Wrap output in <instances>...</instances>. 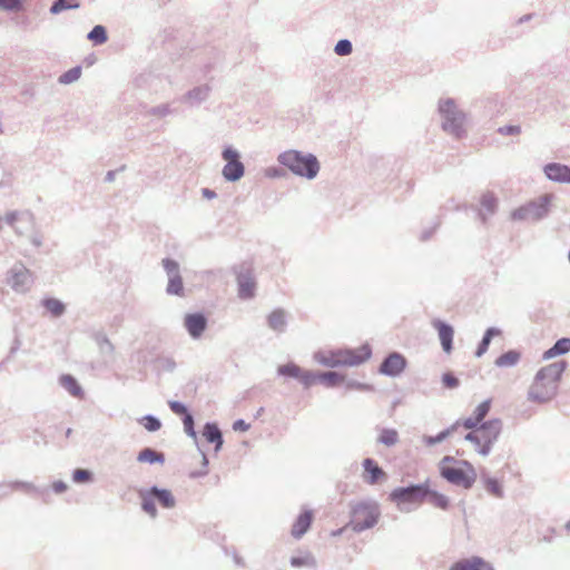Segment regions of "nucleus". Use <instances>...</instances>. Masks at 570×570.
<instances>
[{
    "instance_id": "nucleus-23",
    "label": "nucleus",
    "mask_w": 570,
    "mask_h": 570,
    "mask_svg": "<svg viewBox=\"0 0 570 570\" xmlns=\"http://www.w3.org/2000/svg\"><path fill=\"white\" fill-rule=\"evenodd\" d=\"M268 327L276 333H284L287 327V313L283 308H276L267 316Z\"/></svg>"
},
{
    "instance_id": "nucleus-45",
    "label": "nucleus",
    "mask_w": 570,
    "mask_h": 570,
    "mask_svg": "<svg viewBox=\"0 0 570 570\" xmlns=\"http://www.w3.org/2000/svg\"><path fill=\"white\" fill-rule=\"evenodd\" d=\"M481 206L489 215H493L498 208V198L492 193H485L481 196Z\"/></svg>"
},
{
    "instance_id": "nucleus-1",
    "label": "nucleus",
    "mask_w": 570,
    "mask_h": 570,
    "mask_svg": "<svg viewBox=\"0 0 570 570\" xmlns=\"http://www.w3.org/2000/svg\"><path fill=\"white\" fill-rule=\"evenodd\" d=\"M439 471L449 483L471 489L476 480V472L473 465L466 460H456L445 455L439 463Z\"/></svg>"
},
{
    "instance_id": "nucleus-49",
    "label": "nucleus",
    "mask_w": 570,
    "mask_h": 570,
    "mask_svg": "<svg viewBox=\"0 0 570 570\" xmlns=\"http://www.w3.org/2000/svg\"><path fill=\"white\" fill-rule=\"evenodd\" d=\"M183 424L185 433L197 443L198 436L195 431V420L191 413H186L183 417Z\"/></svg>"
},
{
    "instance_id": "nucleus-19",
    "label": "nucleus",
    "mask_w": 570,
    "mask_h": 570,
    "mask_svg": "<svg viewBox=\"0 0 570 570\" xmlns=\"http://www.w3.org/2000/svg\"><path fill=\"white\" fill-rule=\"evenodd\" d=\"M432 326L438 331L441 346L445 353H451L453 350V327L444 321L433 320Z\"/></svg>"
},
{
    "instance_id": "nucleus-13",
    "label": "nucleus",
    "mask_w": 570,
    "mask_h": 570,
    "mask_svg": "<svg viewBox=\"0 0 570 570\" xmlns=\"http://www.w3.org/2000/svg\"><path fill=\"white\" fill-rule=\"evenodd\" d=\"M406 365L407 361L404 355L399 352H392L383 358L379 367V373L385 376L396 377L404 372Z\"/></svg>"
},
{
    "instance_id": "nucleus-37",
    "label": "nucleus",
    "mask_w": 570,
    "mask_h": 570,
    "mask_svg": "<svg viewBox=\"0 0 570 570\" xmlns=\"http://www.w3.org/2000/svg\"><path fill=\"white\" fill-rule=\"evenodd\" d=\"M399 442V433L395 429L384 428L377 438V443L385 446H394Z\"/></svg>"
},
{
    "instance_id": "nucleus-46",
    "label": "nucleus",
    "mask_w": 570,
    "mask_h": 570,
    "mask_svg": "<svg viewBox=\"0 0 570 570\" xmlns=\"http://www.w3.org/2000/svg\"><path fill=\"white\" fill-rule=\"evenodd\" d=\"M223 433L215 422H207L203 429V435L208 443H213Z\"/></svg>"
},
{
    "instance_id": "nucleus-38",
    "label": "nucleus",
    "mask_w": 570,
    "mask_h": 570,
    "mask_svg": "<svg viewBox=\"0 0 570 570\" xmlns=\"http://www.w3.org/2000/svg\"><path fill=\"white\" fill-rule=\"evenodd\" d=\"M482 479L484 482V488L489 493L499 499L503 498L504 492L502 485L495 478L484 475Z\"/></svg>"
},
{
    "instance_id": "nucleus-39",
    "label": "nucleus",
    "mask_w": 570,
    "mask_h": 570,
    "mask_svg": "<svg viewBox=\"0 0 570 570\" xmlns=\"http://www.w3.org/2000/svg\"><path fill=\"white\" fill-rule=\"evenodd\" d=\"M87 39L92 41L95 45H102L108 40L107 30L104 26H95L87 35Z\"/></svg>"
},
{
    "instance_id": "nucleus-34",
    "label": "nucleus",
    "mask_w": 570,
    "mask_h": 570,
    "mask_svg": "<svg viewBox=\"0 0 570 570\" xmlns=\"http://www.w3.org/2000/svg\"><path fill=\"white\" fill-rule=\"evenodd\" d=\"M80 8L78 0H55L49 9L51 14H59L65 10H72Z\"/></svg>"
},
{
    "instance_id": "nucleus-18",
    "label": "nucleus",
    "mask_w": 570,
    "mask_h": 570,
    "mask_svg": "<svg viewBox=\"0 0 570 570\" xmlns=\"http://www.w3.org/2000/svg\"><path fill=\"white\" fill-rule=\"evenodd\" d=\"M362 466L364 470L363 480L367 484L374 485L387 478L385 471L372 458L364 459Z\"/></svg>"
},
{
    "instance_id": "nucleus-6",
    "label": "nucleus",
    "mask_w": 570,
    "mask_h": 570,
    "mask_svg": "<svg viewBox=\"0 0 570 570\" xmlns=\"http://www.w3.org/2000/svg\"><path fill=\"white\" fill-rule=\"evenodd\" d=\"M552 194H543L538 198L518 207L511 213V219L518 222H539L550 212Z\"/></svg>"
},
{
    "instance_id": "nucleus-7",
    "label": "nucleus",
    "mask_w": 570,
    "mask_h": 570,
    "mask_svg": "<svg viewBox=\"0 0 570 570\" xmlns=\"http://www.w3.org/2000/svg\"><path fill=\"white\" fill-rule=\"evenodd\" d=\"M429 492L430 485L426 480L424 483L395 488L389 498L400 507L402 503H421L426 500Z\"/></svg>"
},
{
    "instance_id": "nucleus-35",
    "label": "nucleus",
    "mask_w": 570,
    "mask_h": 570,
    "mask_svg": "<svg viewBox=\"0 0 570 570\" xmlns=\"http://www.w3.org/2000/svg\"><path fill=\"white\" fill-rule=\"evenodd\" d=\"M8 485L12 490H21L28 494L36 493L39 495H43L47 492L46 489H40V488L36 487L33 483L28 482V481H12Z\"/></svg>"
},
{
    "instance_id": "nucleus-22",
    "label": "nucleus",
    "mask_w": 570,
    "mask_h": 570,
    "mask_svg": "<svg viewBox=\"0 0 570 570\" xmlns=\"http://www.w3.org/2000/svg\"><path fill=\"white\" fill-rule=\"evenodd\" d=\"M210 87L208 85H202L194 87L181 96L180 101L190 106H198L206 101L210 94Z\"/></svg>"
},
{
    "instance_id": "nucleus-24",
    "label": "nucleus",
    "mask_w": 570,
    "mask_h": 570,
    "mask_svg": "<svg viewBox=\"0 0 570 570\" xmlns=\"http://www.w3.org/2000/svg\"><path fill=\"white\" fill-rule=\"evenodd\" d=\"M156 502L164 509H173L176 505V499L170 490L153 485L148 489Z\"/></svg>"
},
{
    "instance_id": "nucleus-28",
    "label": "nucleus",
    "mask_w": 570,
    "mask_h": 570,
    "mask_svg": "<svg viewBox=\"0 0 570 570\" xmlns=\"http://www.w3.org/2000/svg\"><path fill=\"white\" fill-rule=\"evenodd\" d=\"M60 385L67 390L72 396L75 397H83V390L79 385L76 377H73L71 374H62L59 379Z\"/></svg>"
},
{
    "instance_id": "nucleus-61",
    "label": "nucleus",
    "mask_w": 570,
    "mask_h": 570,
    "mask_svg": "<svg viewBox=\"0 0 570 570\" xmlns=\"http://www.w3.org/2000/svg\"><path fill=\"white\" fill-rule=\"evenodd\" d=\"M265 175H266V177H269V178H281V177H284L286 175V173L282 168L269 167L265 170Z\"/></svg>"
},
{
    "instance_id": "nucleus-9",
    "label": "nucleus",
    "mask_w": 570,
    "mask_h": 570,
    "mask_svg": "<svg viewBox=\"0 0 570 570\" xmlns=\"http://www.w3.org/2000/svg\"><path fill=\"white\" fill-rule=\"evenodd\" d=\"M222 157L226 161L222 175L226 181H238L245 174V166L240 161V154L232 146H227L222 151Z\"/></svg>"
},
{
    "instance_id": "nucleus-26",
    "label": "nucleus",
    "mask_w": 570,
    "mask_h": 570,
    "mask_svg": "<svg viewBox=\"0 0 570 570\" xmlns=\"http://www.w3.org/2000/svg\"><path fill=\"white\" fill-rule=\"evenodd\" d=\"M178 109L173 107L171 102L160 104L150 108H147L145 115L154 117L156 119H163L168 116L177 115Z\"/></svg>"
},
{
    "instance_id": "nucleus-64",
    "label": "nucleus",
    "mask_w": 570,
    "mask_h": 570,
    "mask_svg": "<svg viewBox=\"0 0 570 570\" xmlns=\"http://www.w3.org/2000/svg\"><path fill=\"white\" fill-rule=\"evenodd\" d=\"M250 425L246 423L243 419H238L233 423V430L238 432L248 431Z\"/></svg>"
},
{
    "instance_id": "nucleus-11",
    "label": "nucleus",
    "mask_w": 570,
    "mask_h": 570,
    "mask_svg": "<svg viewBox=\"0 0 570 570\" xmlns=\"http://www.w3.org/2000/svg\"><path fill=\"white\" fill-rule=\"evenodd\" d=\"M278 375L298 380L305 389L320 382L321 372L307 371L301 368L297 364L289 362L278 366Z\"/></svg>"
},
{
    "instance_id": "nucleus-12",
    "label": "nucleus",
    "mask_w": 570,
    "mask_h": 570,
    "mask_svg": "<svg viewBox=\"0 0 570 570\" xmlns=\"http://www.w3.org/2000/svg\"><path fill=\"white\" fill-rule=\"evenodd\" d=\"M557 386L547 381H538V375H535L528 391V400L544 404L551 401L557 395Z\"/></svg>"
},
{
    "instance_id": "nucleus-56",
    "label": "nucleus",
    "mask_w": 570,
    "mask_h": 570,
    "mask_svg": "<svg viewBox=\"0 0 570 570\" xmlns=\"http://www.w3.org/2000/svg\"><path fill=\"white\" fill-rule=\"evenodd\" d=\"M22 7V0H0V9L7 11H18Z\"/></svg>"
},
{
    "instance_id": "nucleus-48",
    "label": "nucleus",
    "mask_w": 570,
    "mask_h": 570,
    "mask_svg": "<svg viewBox=\"0 0 570 570\" xmlns=\"http://www.w3.org/2000/svg\"><path fill=\"white\" fill-rule=\"evenodd\" d=\"M166 293L168 295L184 296V283L181 276L168 281Z\"/></svg>"
},
{
    "instance_id": "nucleus-30",
    "label": "nucleus",
    "mask_w": 570,
    "mask_h": 570,
    "mask_svg": "<svg viewBox=\"0 0 570 570\" xmlns=\"http://www.w3.org/2000/svg\"><path fill=\"white\" fill-rule=\"evenodd\" d=\"M138 462H146L149 464L160 463L163 464L165 462V455L163 452L156 451L151 448H144L137 456Z\"/></svg>"
},
{
    "instance_id": "nucleus-25",
    "label": "nucleus",
    "mask_w": 570,
    "mask_h": 570,
    "mask_svg": "<svg viewBox=\"0 0 570 570\" xmlns=\"http://www.w3.org/2000/svg\"><path fill=\"white\" fill-rule=\"evenodd\" d=\"M313 520V513L312 511H304L302 512L296 521L293 524L292 528V535L296 539L302 538L307 530L309 529Z\"/></svg>"
},
{
    "instance_id": "nucleus-4",
    "label": "nucleus",
    "mask_w": 570,
    "mask_h": 570,
    "mask_svg": "<svg viewBox=\"0 0 570 570\" xmlns=\"http://www.w3.org/2000/svg\"><path fill=\"white\" fill-rule=\"evenodd\" d=\"M380 517V504L373 499L363 500L352 504L351 520L347 527L354 532L360 533L374 528Z\"/></svg>"
},
{
    "instance_id": "nucleus-52",
    "label": "nucleus",
    "mask_w": 570,
    "mask_h": 570,
    "mask_svg": "<svg viewBox=\"0 0 570 570\" xmlns=\"http://www.w3.org/2000/svg\"><path fill=\"white\" fill-rule=\"evenodd\" d=\"M353 51V45L351 42V40L348 39H341L336 42L335 47H334V52L337 55V56H348L351 55Z\"/></svg>"
},
{
    "instance_id": "nucleus-36",
    "label": "nucleus",
    "mask_w": 570,
    "mask_h": 570,
    "mask_svg": "<svg viewBox=\"0 0 570 570\" xmlns=\"http://www.w3.org/2000/svg\"><path fill=\"white\" fill-rule=\"evenodd\" d=\"M459 424H460V422L458 421L453 425L441 431L440 433H438L434 436H432V435L424 436V443L429 446H433L435 444L443 442L446 438H449L456 430Z\"/></svg>"
},
{
    "instance_id": "nucleus-15",
    "label": "nucleus",
    "mask_w": 570,
    "mask_h": 570,
    "mask_svg": "<svg viewBox=\"0 0 570 570\" xmlns=\"http://www.w3.org/2000/svg\"><path fill=\"white\" fill-rule=\"evenodd\" d=\"M236 281L238 285V296L242 299H250L255 295L256 283L250 269L246 265H242L236 271Z\"/></svg>"
},
{
    "instance_id": "nucleus-62",
    "label": "nucleus",
    "mask_w": 570,
    "mask_h": 570,
    "mask_svg": "<svg viewBox=\"0 0 570 570\" xmlns=\"http://www.w3.org/2000/svg\"><path fill=\"white\" fill-rule=\"evenodd\" d=\"M199 452L202 454V465L204 468L203 471H199V472H194L191 473V476L193 478H197V476H204L208 473V470H207V466H208V458L207 455L199 449Z\"/></svg>"
},
{
    "instance_id": "nucleus-16",
    "label": "nucleus",
    "mask_w": 570,
    "mask_h": 570,
    "mask_svg": "<svg viewBox=\"0 0 570 570\" xmlns=\"http://www.w3.org/2000/svg\"><path fill=\"white\" fill-rule=\"evenodd\" d=\"M207 325L208 320L202 312L188 313L184 317V327L193 340L200 338Z\"/></svg>"
},
{
    "instance_id": "nucleus-44",
    "label": "nucleus",
    "mask_w": 570,
    "mask_h": 570,
    "mask_svg": "<svg viewBox=\"0 0 570 570\" xmlns=\"http://www.w3.org/2000/svg\"><path fill=\"white\" fill-rule=\"evenodd\" d=\"M289 563L294 568L301 567H309L314 568L316 566L315 558L311 553H305L304 556L292 557Z\"/></svg>"
},
{
    "instance_id": "nucleus-3",
    "label": "nucleus",
    "mask_w": 570,
    "mask_h": 570,
    "mask_svg": "<svg viewBox=\"0 0 570 570\" xmlns=\"http://www.w3.org/2000/svg\"><path fill=\"white\" fill-rule=\"evenodd\" d=\"M372 355V348L368 344L362 345L358 350H337L328 354L318 352L314 358L324 366H356L367 361Z\"/></svg>"
},
{
    "instance_id": "nucleus-14",
    "label": "nucleus",
    "mask_w": 570,
    "mask_h": 570,
    "mask_svg": "<svg viewBox=\"0 0 570 570\" xmlns=\"http://www.w3.org/2000/svg\"><path fill=\"white\" fill-rule=\"evenodd\" d=\"M4 220L18 235H23L28 229L35 226V216L29 210H12L7 213Z\"/></svg>"
},
{
    "instance_id": "nucleus-47",
    "label": "nucleus",
    "mask_w": 570,
    "mask_h": 570,
    "mask_svg": "<svg viewBox=\"0 0 570 570\" xmlns=\"http://www.w3.org/2000/svg\"><path fill=\"white\" fill-rule=\"evenodd\" d=\"M155 364L158 372L171 373L176 368V362L170 356H158Z\"/></svg>"
},
{
    "instance_id": "nucleus-33",
    "label": "nucleus",
    "mask_w": 570,
    "mask_h": 570,
    "mask_svg": "<svg viewBox=\"0 0 570 570\" xmlns=\"http://www.w3.org/2000/svg\"><path fill=\"white\" fill-rule=\"evenodd\" d=\"M42 306L50 312L53 317H60L66 312L65 304L53 297L42 299Z\"/></svg>"
},
{
    "instance_id": "nucleus-50",
    "label": "nucleus",
    "mask_w": 570,
    "mask_h": 570,
    "mask_svg": "<svg viewBox=\"0 0 570 570\" xmlns=\"http://www.w3.org/2000/svg\"><path fill=\"white\" fill-rule=\"evenodd\" d=\"M140 422L144 424V428L148 432H156V431L160 430V428H161L160 420L153 414H147V415L142 416L140 419Z\"/></svg>"
},
{
    "instance_id": "nucleus-2",
    "label": "nucleus",
    "mask_w": 570,
    "mask_h": 570,
    "mask_svg": "<svg viewBox=\"0 0 570 570\" xmlns=\"http://www.w3.org/2000/svg\"><path fill=\"white\" fill-rule=\"evenodd\" d=\"M277 161L294 175L309 180L317 176L321 167L315 155L295 149L281 153L277 156Z\"/></svg>"
},
{
    "instance_id": "nucleus-17",
    "label": "nucleus",
    "mask_w": 570,
    "mask_h": 570,
    "mask_svg": "<svg viewBox=\"0 0 570 570\" xmlns=\"http://www.w3.org/2000/svg\"><path fill=\"white\" fill-rule=\"evenodd\" d=\"M567 366L568 363L561 360L541 367L535 375H538V381H547L558 387V383Z\"/></svg>"
},
{
    "instance_id": "nucleus-41",
    "label": "nucleus",
    "mask_w": 570,
    "mask_h": 570,
    "mask_svg": "<svg viewBox=\"0 0 570 570\" xmlns=\"http://www.w3.org/2000/svg\"><path fill=\"white\" fill-rule=\"evenodd\" d=\"M81 71V66H76L67 70L66 72L61 73L58 78V82L61 85H70L80 78Z\"/></svg>"
},
{
    "instance_id": "nucleus-55",
    "label": "nucleus",
    "mask_w": 570,
    "mask_h": 570,
    "mask_svg": "<svg viewBox=\"0 0 570 570\" xmlns=\"http://www.w3.org/2000/svg\"><path fill=\"white\" fill-rule=\"evenodd\" d=\"M168 406L176 415H181L183 417L186 413H190L187 406L180 401H168Z\"/></svg>"
},
{
    "instance_id": "nucleus-40",
    "label": "nucleus",
    "mask_w": 570,
    "mask_h": 570,
    "mask_svg": "<svg viewBox=\"0 0 570 570\" xmlns=\"http://www.w3.org/2000/svg\"><path fill=\"white\" fill-rule=\"evenodd\" d=\"M344 381V375L330 371V372H321L320 382L323 383L326 387H335L337 384Z\"/></svg>"
},
{
    "instance_id": "nucleus-29",
    "label": "nucleus",
    "mask_w": 570,
    "mask_h": 570,
    "mask_svg": "<svg viewBox=\"0 0 570 570\" xmlns=\"http://www.w3.org/2000/svg\"><path fill=\"white\" fill-rule=\"evenodd\" d=\"M139 498L141 499L142 511L146 512L150 518L155 519L158 514V511L156 508V500L150 493V491L148 489L140 490Z\"/></svg>"
},
{
    "instance_id": "nucleus-27",
    "label": "nucleus",
    "mask_w": 570,
    "mask_h": 570,
    "mask_svg": "<svg viewBox=\"0 0 570 570\" xmlns=\"http://www.w3.org/2000/svg\"><path fill=\"white\" fill-rule=\"evenodd\" d=\"M570 351V337L559 338L543 355V360H550L556 356L564 355Z\"/></svg>"
},
{
    "instance_id": "nucleus-59",
    "label": "nucleus",
    "mask_w": 570,
    "mask_h": 570,
    "mask_svg": "<svg viewBox=\"0 0 570 570\" xmlns=\"http://www.w3.org/2000/svg\"><path fill=\"white\" fill-rule=\"evenodd\" d=\"M98 345L102 353H112L114 351V345L106 336H101L98 338Z\"/></svg>"
},
{
    "instance_id": "nucleus-42",
    "label": "nucleus",
    "mask_w": 570,
    "mask_h": 570,
    "mask_svg": "<svg viewBox=\"0 0 570 570\" xmlns=\"http://www.w3.org/2000/svg\"><path fill=\"white\" fill-rule=\"evenodd\" d=\"M429 503L432 505L440 508L442 510H446L449 508V499L442 493H439L434 490L430 489V492L426 497Z\"/></svg>"
},
{
    "instance_id": "nucleus-8",
    "label": "nucleus",
    "mask_w": 570,
    "mask_h": 570,
    "mask_svg": "<svg viewBox=\"0 0 570 570\" xmlns=\"http://www.w3.org/2000/svg\"><path fill=\"white\" fill-rule=\"evenodd\" d=\"M503 423L500 419H491L480 424L478 428L481 441V448L476 452L482 456H488L493 444L499 440Z\"/></svg>"
},
{
    "instance_id": "nucleus-53",
    "label": "nucleus",
    "mask_w": 570,
    "mask_h": 570,
    "mask_svg": "<svg viewBox=\"0 0 570 570\" xmlns=\"http://www.w3.org/2000/svg\"><path fill=\"white\" fill-rule=\"evenodd\" d=\"M72 480L76 483H86L92 480V472L86 469H76L72 472Z\"/></svg>"
},
{
    "instance_id": "nucleus-31",
    "label": "nucleus",
    "mask_w": 570,
    "mask_h": 570,
    "mask_svg": "<svg viewBox=\"0 0 570 570\" xmlns=\"http://www.w3.org/2000/svg\"><path fill=\"white\" fill-rule=\"evenodd\" d=\"M521 358V353L517 350H509L501 354L495 361L494 364L498 367H513L515 366Z\"/></svg>"
},
{
    "instance_id": "nucleus-58",
    "label": "nucleus",
    "mask_w": 570,
    "mask_h": 570,
    "mask_svg": "<svg viewBox=\"0 0 570 570\" xmlns=\"http://www.w3.org/2000/svg\"><path fill=\"white\" fill-rule=\"evenodd\" d=\"M346 389L348 390H360V391H372L373 386L366 383H361L357 381H348L346 383Z\"/></svg>"
},
{
    "instance_id": "nucleus-43",
    "label": "nucleus",
    "mask_w": 570,
    "mask_h": 570,
    "mask_svg": "<svg viewBox=\"0 0 570 570\" xmlns=\"http://www.w3.org/2000/svg\"><path fill=\"white\" fill-rule=\"evenodd\" d=\"M161 265L168 276V281L180 276L179 264L175 259L166 257L161 261Z\"/></svg>"
},
{
    "instance_id": "nucleus-63",
    "label": "nucleus",
    "mask_w": 570,
    "mask_h": 570,
    "mask_svg": "<svg viewBox=\"0 0 570 570\" xmlns=\"http://www.w3.org/2000/svg\"><path fill=\"white\" fill-rule=\"evenodd\" d=\"M480 422L475 420V417L472 415L470 417H466L463 420L462 422V425L466 429V430H476L479 426H480Z\"/></svg>"
},
{
    "instance_id": "nucleus-54",
    "label": "nucleus",
    "mask_w": 570,
    "mask_h": 570,
    "mask_svg": "<svg viewBox=\"0 0 570 570\" xmlns=\"http://www.w3.org/2000/svg\"><path fill=\"white\" fill-rule=\"evenodd\" d=\"M442 383L446 389L453 390L459 387L460 381L452 372H445L442 375Z\"/></svg>"
},
{
    "instance_id": "nucleus-51",
    "label": "nucleus",
    "mask_w": 570,
    "mask_h": 570,
    "mask_svg": "<svg viewBox=\"0 0 570 570\" xmlns=\"http://www.w3.org/2000/svg\"><path fill=\"white\" fill-rule=\"evenodd\" d=\"M490 409H491V399L484 400L475 407L472 415L475 417L476 421H479L480 423H483L484 422L483 420L490 412Z\"/></svg>"
},
{
    "instance_id": "nucleus-32",
    "label": "nucleus",
    "mask_w": 570,
    "mask_h": 570,
    "mask_svg": "<svg viewBox=\"0 0 570 570\" xmlns=\"http://www.w3.org/2000/svg\"><path fill=\"white\" fill-rule=\"evenodd\" d=\"M501 334V331L498 327H489L483 334V337L481 342L479 343L475 356L481 357L489 348L490 343L493 337L499 336Z\"/></svg>"
},
{
    "instance_id": "nucleus-10",
    "label": "nucleus",
    "mask_w": 570,
    "mask_h": 570,
    "mask_svg": "<svg viewBox=\"0 0 570 570\" xmlns=\"http://www.w3.org/2000/svg\"><path fill=\"white\" fill-rule=\"evenodd\" d=\"M7 283L14 292L26 293L32 285V274L23 264L17 263L8 271Z\"/></svg>"
},
{
    "instance_id": "nucleus-20",
    "label": "nucleus",
    "mask_w": 570,
    "mask_h": 570,
    "mask_svg": "<svg viewBox=\"0 0 570 570\" xmlns=\"http://www.w3.org/2000/svg\"><path fill=\"white\" fill-rule=\"evenodd\" d=\"M543 171L548 179L557 183L570 184V167L559 163H549Z\"/></svg>"
},
{
    "instance_id": "nucleus-60",
    "label": "nucleus",
    "mask_w": 570,
    "mask_h": 570,
    "mask_svg": "<svg viewBox=\"0 0 570 570\" xmlns=\"http://www.w3.org/2000/svg\"><path fill=\"white\" fill-rule=\"evenodd\" d=\"M464 440L465 441H469L471 443L474 444L475 446V450L481 448V441H480V434H479V431L478 429L474 430V431H471L469 432L465 436H464Z\"/></svg>"
},
{
    "instance_id": "nucleus-5",
    "label": "nucleus",
    "mask_w": 570,
    "mask_h": 570,
    "mask_svg": "<svg viewBox=\"0 0 570 570\" xmlns=\"http://www.w3.org/2000/svg\"><path fill=\"white\" fill-rule=\"evenodd\" d=\"M438 109L442 117V129L455 138H462L465 135V114L458 108L454 99H441Z\"/></svg>"
},
{
    "instance_id": "nucleus-57",
    "label": "nucleus",
    "mask_w": 570,
    "mask_h": 570,
    "mask_svg": "<svg viewBox=\"0 0 570 570\" xmlns=\"http://www.w3.org/2000/svg\"><path fill=\"white\" fill-rule=\"evenodd\" d=\"M498 132L502 136H518L521 134V127L518 125H507L499 127Z\"/></svg>"
},
{
    "instance_id": "nucleus-21",
    "label": "nucleus",
    "mask_w": 570,
    "mask_h": 570,
    "mask_svg": "<svg viewBox=\"0 0 570 570\" xmlns=\"http://www.w3.org/2000/svg\"><path fill=\"white\" fill-rule=\"evenodd\" d=\"M449 570H494V568L481 557H471L454 562Z\"/></svg>"
}]
</instances>
